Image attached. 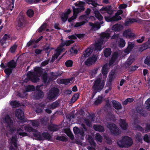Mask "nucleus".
<instances>
[{"label": "nucleus", "mask_w": 150, "mask_h": 150, "mask_svg": "<svg viewBox=\"0 0 150 150\" xmlns=\"http://www.w3.org/2000/svg\"><path fill=\"white\" fill-rule=\"evenodd\" d=\"M134 59L133 57L130 56L127 59L125 63V66L126 67H129L131 64L134 61Z\"/></svg>", "instance_id": "29"}, {"label": "nucleus", "mask_w": 150, "mask_h": 150, "mask_svg": "<svg viewBox=\"0 0 150 150\" xmlns=\"http://www.w3.org/2000/svg\"><path fill=\"white\" fill-rule=\"evenodd\" d=\"M119 123L120 127L122 129L125 130L126 129L127 124L125 120L120 119V120Z\"/></svg>", "instance_id": "32"}, {"label": "nucleus", "mask_w": 150, "mask_h": 150, "mask_svg": "<svg viewBox=\"0 0 150 150\" xmlns=\"http://www.w3.org/2000/svg\"><path fill=\"white\" fill-rule=\"evenodd\" d=\"M79 95L78 94H75L72 97L71 101L72 103H74L79 98Z\"/></svg>", "instance_id": "56"}, {"label": "nucleus", "mask_w": 150, "mask_h": 150, "mask_svg": "<svg viewBox=\"0 0 150 150\" xmlns=\"http://www.w3.org/2000/svg\"><path fill=\"white\" fill-rule=\"evenodd\" d=\"M111 83L110 81H109L107 83L105 88H107V87H108V88L106 89V90L105 91V93H108L109 91L111 90Z\"/></svg>", "instance_id": "39"}, {"label": "nucleus", "mask_w": 150, "mask_h": 150, "mask_svg": "<svg viewBox=\"0 0 150 150\" xmlns=\"http://www.w3.org/2000/svg\"><path fill=\"white\" fill-rule=\"evenodd\" d=\"M79 50V47L76 45L74 46L70 49V52L71 54H76L78 52V50Z\"/></svg>", "instance_id": "38"}, {"label": "nucleus", "mask_w": 150, "mask_h": 150, "mask_svg": "<svg viewBox=\"0 0 150 150\" xmlns=\"http://www.w3.org/2000/svg\"><path fill=\"white\" fill-rule=\"evenodd\" d=\"M103 100V97L102 96H99L98 99L95 102V104L96 105H98Z\"/></svg>", "instance_id": "58"}, {"label": "nucleus", "mask_w": 150, "mask_h": 150, "mask_svg": "<svg viewBox=\"0 0 150 150\" xmlns=\"http://www.w3.org/2000/svg\"><path fill=\"white\" fill-rule=\"evenodd\" d=\"M115 72L114 71H112L110 74L109 75V81L111 82V80L114 78L115 77Z\"/></svg>", "instance_id": "61"}, {"label": "nucleus", "mask_w": 150, "mask_h": 150, "mask_svg": "<svg viewBox=\"0 0 150 150\" xmlns=\"http://www.w3.org/2000/svg\"><path fill=\"white\" fill-rule=\"evenodd\" d=\"M9 141L11 144V150H17L16 136L12 137L9 139Z\"/></svg>", "instance_id": "14"}, {"label": "nucleus", "mask_w": 150, "mask_h": 150, "mask_svg": "<svg viewBox=\"0 0 150 150\" xmlns=\"http://www.w3.org/2000/svg\"><path fill=\"white\" fill-rule=\"evenodd\" d=\"M17 132L18 134L21 136H27V134L24 132H23V130L20 128L18 129L17 130Z\"/></svg>", "instance_id": "48"}, {"label": "nucleus", "mask_w": 150, "mask_h": 150, "mask_svg": "<svg viewBox=\"0 0 150 150\" xmlns=\"http://www.w3.org/2000/svg\"><path fill=\"white\" fill-rule=\"evenodd\" d=\"M102 137L99 134L97 133L95 136V140L97 142L101 143L102 142Z\"/></svg>", "instance_id": "37"}, {"label": "nucleus", "mask_w": 150, "mask_h": 150, "mask_svg": "<svg viewBox=\"0 0 150 150\" xmlns=\"http://www.w3.org/2000/svg\"><path fill=\"white\" fill-rule=\"evenodd\" d=\"M10 104L13 107L15 108L19 106L20 105L18 102L16 101H12L10 103Z\"/></svg>", "instance_id": "54"}, {"label": "nucleus", "mask_w": 150, "mask_h": 150, "mask_svg": "<svg viewBox=\"0 0 150 150\" xmlns=\"http://www.w3.org/2000/svg\"><path fill=\"white\" fill-rule=\"evenodd\" d=\"M134 46V44L133 42H129L128 43V46L126 49L124 51L125 53L127 54L133 48Z\"/></svg>", "instance_id": "19"}, {"label": "nucleus", "mask_w": 150, "mask_h": 150, "mask_svg": "<svg viewBox=\"0 0 150 150\" xmlns=\"http://www.w3.org/2000/svg\"><path fill=\"white\" fill-rule=\"evenodd\" d=\"M93 128L96 131L100 132H103L105 130L104 127L101 125H94L93 126Z\"/></svg>", "instance_id": "30"}, {"label": "nucleus", "mask_w": 150, "mask_h": 150, "mask_svg": "<svg viewBox=\"0 0 150 150\" xmlns=\"http://www.w3.org/2000/svg\"><path fill=\"white\" fill-rule=\"evenodd\" d=\"M92 52V50L91 48H88L85 50L83 53V55L82 57H81V59L84 60L83 57H87L91 54Z\"/></svg>", "instance_id": "25"}, {"label": "nucleus", "mask_w": 150, "mask_h": 150, "mask_svg": "<svg viewBox=\"0 0 150 150\" xmlns=\"http://www.w3.org/2000/svg\"><path fill=\"white\" fill-rule=\"evenodd\" d=\"M89 25L91 26V29L93 31L98 30L100 27V24L99 23H93L90 22Z\"/></svg>", "instance_id": "21"}, {"label": "nucleus", "mask_w": 150, "mask_h": 150, "mask_svg": "<svg viewBox=\"0 0 150 150\" xmlns=\"http://www.w3.org/2000/svg\"><path fill=\"white\" fill-rule=\"evenodd\" d=\"M7 66L8 68L6 69L4 72L8 76L12 72L13 69L16 67V62L14 60H12L8 63Z\"/></svg>", "instance_id": "10"}, {"label": "nucleus", "mask_w": 150, "mask_h": 150, "mask_svg": "<svg viewBox=\"0 0 150 150\" xmlns=\"http://www.w3.org/2000/svg\"><path fill=\"white\" fill-rule=\"evenodd\" d=\"M42 70L40 67L35 68L33 72H30L28 74V78L33 82H37L39 80V77L41 75Z\"/></svg>", "instance_id": "4"}, {"label": "nucleus", "mask_w": 150, "mask_h": 150, "mask_svg": "<svg viewBox=\"0 0 150 150\" xmlns=\"http://www.w3.org/2000/svg\"><path fill=\"white\" fill-rule=\"evenodd\" d=\"M144 63L150 66V55L146 57L144 61Z\"/></svg>", "instance_id": "60"}, {"label": "nucleus", "mask_w": 150, "mask_h": 150, "mask_svg": "<svg viewBox=\"0 0 150 150\" xmlns=\"http://www.w3.org/2000/svg\"><path fill=\"white\" fill-rule=\"evenodd\" d=\"M120 57L118 53L117 52H115L113 54L110 61L109 63V66H111L112 64H115L117 63Z\"/></svg>", "instance_id": "13"}, {"label": "nucleus", "mask_w": 150, "mask_h": 150, "mask_svg": "<svg viewBox=\"0 0 150 150\" xmlns=\"http://www.w3.org/2000/svg\"><path fill=\"white\" fill-rule=\"evenodd\" d=\"M48 129L51 131H56L59 129V127L55 125H50L48 127Z\"/></svg>", "instance_id": "36"}, {"label": "nucleus", "mask_w": 150, "mask_h": 150, "mask_svg": "<svg viewBox=\"0 0 150 150\" xmlns=\"http://www.w3.org/2000/svg\"><path fill=\"white\" fill-rule=\"evenodd\" d=\"M101 12L102 13L107 12L110 15H111L113 13V10L111 6H107L105 8H103L101 9Z\"/></svg>", "instance_id": "17"}, {"label": "nucleus", "mask_w": 150, "mask_h": 150, "mask_svg": "<svg viewBox=\"0 0 150 150\" xmlns=\"http://www.w3.org/2000/svg\"><path fill=\"white\" fill-rule=\"evenodd\" d=\"M107 126L110 129L111 133L114 135L117 136L121 133L120 129L115 124L108 123L107 125Z\"/></svg>", "instance_id": "9"}, {"label": "nucleus", "mask_w": 150, "mask_h": 150, "mask_svg": "<svg viewBox=\"0 0 150 150\" xmlns=\"http://www.w3.org/2000/svg\"><path fill=\"white\" fill-rule=\"evenodd\" d=\"M120 39L119 46L121 47H124L125 44V40L121 38H120Z\"/></svg>", "instance_id": "47"}, {"label": "nucleus", "mask_w": 150, "mask_h": 150, "mask_svg": "<svg viewBox=\"0 0 150 150\" xmlns=\"http://www.w3.org/2000/svg\"><path fill=\"white\" fill-rule=\"evenodd\" d=\"M86 18V15L80 16L79 18L80 20H84L85 21L80 22H76L74 25V28H78L84 25L88 20V18Z\"/></svg>", "instance_id": "16"}, {"label": "nucleus", "mask_w": 150, "mask_h": 150, "mask_svg": "<svg viewBox=\"0 0 150 150\" xmlns=\"http://www.w3.org/2000/svg\"><path fill=\"white\" fill-rule=\"evenodd\" d=\"M145 106L146 109L150 110V98H149L145 102Z\"/></svg>", "instance_id": "50"}, {"label": "nucleus", "mask_w": 150, "mask_h": 150, "mask_svg": "<svg viewBox=\"0 0 150 150\" xmlns=\"http://www.w3.org/2000/svg\"><path fill=\"white\" fill-rule=\"evenodd\" d=\"M11 37L9 35L5 34L3 38L0 40V44L4 48H5L9 45L8 41L10 40Z\"/></svg>", "instance_id": "12"}, {"label": "nucleus", "mask_w": 150, "mask_h": 150, "mask_svg": "<svg viewBox=\"0 0 150 150\" xmlns=\"http://www.w3.org/2000/svg\"><path fill=\"white\" fill-rule=\"evenodd\" d=\"M74 41L73 40H69L67 41L64 43H62L61 44L59 47L57 49L56 52L52 56V61L53 62L55 59H56L60 54V53L64 50V46L66 45L68 46L71 43H74Z\"/></svg>", "instance_id": "6"}, {"label": "nucleus", "mask_w": 150, "mask_h": 150, "mask_svg": "<svg viewBox=\"0 0 150 150\" xmlns=\"http://www.w3.org/2000/svg\"><path fill=\"white\" fill-rule=\"evenodd\" d=\"M112 103L113 107L117 110H119L122 108L121 104L117 101L113 100L112 101Z\"/></svg>", "instance_id": "26"}, {"label": "nucleus", "mask_w": 150, "mask_h": 150, "mask_svg": "<svg viewBox=\"0 0 150 150\" xmlns=\"http://www.w3.org/2000/svg\"><path fill=\"white\" fill-rule=\"evenodd\" d=\"M133 99L130 98H128L123 102V105H126L128 103H130L132 102L133 101Z\"/></svg>", "instance_id": "52"}, {"label": "nucleus", "mask_w": 150, "mask_h": 150, "mask_svg": "<svg viewBox=\"0 0 150 150\" xmlns=\"http://www.w3.org/2000/svg\"><path fill=\"white\" fill-rule=\"evenodd\" d=\"M110 33V31L108 30L101 34L100 40L95 45V48L96 50L100 51L103 48V47H102L103 43V42L106 41L109 38Z\"/></svg>", "instance_id": "2"}, {"label": "nucleus", "mask_w": 150, "mask_h": 150, "mask_svg": "<svg viewBox=\"0 0 150 150\" xmlns=\"http://www.w3.org/2000/svg\"><path fill=\"white\" fill-rule=\"evenodd\" d=\"M95 14L96 17L99 20H101L103 19V17L101 15L100 13L98 11H95Z\"/></svg>", "instance_id": "43"}, {"label": "nucleus", "mask_w": 150, "mask_h": 150, "mask_svg": "<svg viewBox=\"0 0 150 150\" xmlns=\"http://www.w3.org/2000/svg\"><path fill=\"white\" fill-rule=\"evenodd\" d=\"M94 115L92 116L88 117L87 118L84 119V123H85L87 126L90 127L91 125V122L93 121V118H94Z\"/></svg>", "instance_id": "24"}, {"label": "nucleus", "mask_w": 150, "mask_h": 150, "mask_svg": "<svg viewBox=\"0 0 150 150\" xmlns=\"http://www.w3.org/2000/svg\"><path fill=\"white\" fill-rule=\"evenodd\" d=\"M17 47V46L16 45H14L12 47H11L10 49V51L11 53H13L15 52L16 48Z\"/></svg>", "instance_id": "64"}, {"label": "nucleus", "mask_w": 150, "mask_h": 150, "mask_svg": "<svg viewBox=\"0 0 150 150\" xmlns=\"http://www.w3.org/2000/svg\"><path fill=\"white\" fill-rule=\"evenodd\" d=\"M39 88L40 87L39 86H37L36 87L37 90V91H36V93H37L36 97L37 98L42 97L43 96V93L42 91L39 90Z\"/></svg>", "instance_id": "31"}, {"label": "nucleus", "mask_w": 150, "mask_h": 150, "mask_svg": "<svg viewBox=\"0 0 150 150\" xmlns=\"http://www.w3.org/2000/svg\"><path fill=\"white\" fill-rule=\"evenodd\" d=\"M112 30L115 31H119L123 28V27L119 24H116L113 25L112 27Z\"/></svg>", "instance_id": "27"}, {"label": "nucleus", "mask_w": 150, "mask_h": 150, "mask_svg": "<svg viewBox=\"0 0 150 150\" xmlns=\"http://www.w3.org/2000/svg\"><path fill=\"white\" fill-rule=\"evenodd\" d=\"M34 136L36 137L38 140H42L44 139H49L51 138L50 135L47 133H44L41 134L40 133L38 132H36L34 134Z\"/></svg>", "instance_id": "11"}, {"label": "nucleus", "mask_w": 150, "mask_h": 150, "mask_svg": "<svg viewBox=\"0 0 150 150\" xmlns=\"http://www.w3.org/2000/svg\"><path fill=\"white\" fill-rule=\"evenodd\" d=\"M123 36L126 38L133 37L134 36V34L132 33L130 29L126 30L123 33Z\"/></svg>", "instance_id": "20"}, {"label": "nucleus", "mask_w": 150, "mask_h": 150, "mask_svg": "<svg viewBox=\"0 0 150 150\" xmlns=\"http://www.w3.org/2000/svg\"><path fill=\"white\" fill-rule=\"evenodd\" d=\"M43 109V106H42L41 105H39L37 107L35 110V111L37 113H40L42 112Z\"/></svg>", "instance_id": "51"}, {"label": "nucleus", "mask_w": 150, "mask_h": 150, "mask_svg": "<svg viewBox=\"0 0 150 150\" xmlns=\"http://www.w3.org/2000/svg\"><path fill=\"white\" fill-rule=\"evenodd\" d=\"M3 123H5L7 127V132L6 133V135L9 137V135L12 134L15 130V127L13 126V122L9 116L7 115L4 119Z\"/></svg>", "instance_id": "3"}, {"label": "nucleus", "mask_w": 150, "mask_h": 150, "mask_svg": "<svg viewBox=\"0 0 150 150\" xmlns=\"http://www.w3.org/2000/svg\"><path fill=\"white\" fill-rule=\"evenodd\" d=\"M59 105L58 102H55L50 105V107L52 109H54Z\"/></svg>", "instance_id": "57"}, {"label": "nucleus", "mask_w": 150, "mask_h": 150, "mask_svg": "<svg viewBox=\"0 0 150 150\" xmlns=\"http://www.w3.org/2000/svg\"><path fill=\"white\" fill-rule=\"evenodd\" d=\"M97 56L94 55L89 57L85 62V64L88 66H90L95 64L97 59Z\"/></svg>", "instance_id": "15"}, {"label": "nucleus", "mask_w": 150, "mask_h": 150, "mask_svg": "<svg viewBox=\"0 0 150 150\" xmlns=\"http://www.w3.org/2000/svg\"><path fill=\"white\" fill-rule=\"evenodd\" d=\"M71 11L70 9H69L67 12L64 13L62 14L61 16V18L63 22L66 21L68 16L69 15Z\"/></svg>", "instance_id": "22"}, {"label": "nucleus", "mask_w": 150, "mask_h": 150, "mask_svg": "<svg viewBox=\"0 0 150 150\" xmlns=\"http://www.w3.org/2000/svg\"><path fill=\"white\" fill-rule=\"evenodd\" d=\"M111 50L110 48H106L104 51V54L106 57L109 56L111 54Z\"/></svg>", "instance_id": "40"}, {"label": "nucleus", "mask_w": 150, "mask_h": 150, "mask_svg": "<svg viewBox=\"0 0 150 150\" xmlns=\"http://www.w3.org/2000/svg\"><path fill=\"white\" fill-rule=\"evenodd\" d=\"M108 64H106L102 67L101 71L103 74V80H102V74H100L94 82L93 85L92 87L93 92L92 96L93 98L97 92L100 91L104 87L108 73Z\"/></svg>", "instance_id": "1"}, {"label": "nucleus", "mask_w": 150, "mask_h": 150, "mask_svg": "<svg viewBox=\"0 0 150 150\" xmlns=\"http://www.w3.org/2000/svg\"><path fill=\"white\" fill-rule=\"evenodd\" d=\"M73 62L71 60H68L65 62V65L67 67H71L73 64Z\"/></svg>", "instance_id": "59"}, {"label": "nucleus", "mask_w": 150, "mask_h": 150, "mask_svg": "<svg viewBox=\"0 0 150 150\" xmlns=\"http://www.w3.org/2000/svg\"><path fill=\"white\" fill-rule=\"evenodd\" d=\"M32 125L34 127H37L39 125V121L38 120H36L30 121Z\"/></svg>", "instance_id": "42"}, {"label": "nucleus", "mask_w": 150, "mask_h": 150, "mask_svg": "<svg viewBox=\"0 0 150 150\" xmlns=\"http://www.w3.org/2000/svg\"><path fill=\"white\" fill-rule=\"evenodd\" d=\"M73 131L75 134H79L82 136H84V133L83 130L79 129L77 127H74Z\"/></svg>", "instance_id": "28"}, {"label": "nucleus", "mask_w": 150, "mask_h": 150, "mask_svg": "<svg viewBox=\"0 0 150 150\" xmlns=\"http://www.w3.org/2000/svg\"><path fill=\"white\" fill-rule=\"evenodd\" d=\"M46 25V23H44L38 29V31L39 32H42L45 28Z\"/></svg>", "instance_id": "63"}, {"label": "nucleus", "mask_w": 150, "mask_h": 150, "mask_svg": "<svg viewBox=\"0 0 150 150\" xmlns=\"http://www.w3.org/2000/svg\"><path fill=\"white\" fill-rule=\"evenodd\" d=\"M58 93L59 90L57 88H52L47 93V98L50 100H54L57 97Z\"/></svg>", "instance_id": "8"}, {"label": "nucleus", "mask_w": 150, "mask_h": 150, "mask_svg": "<svg viewBox=\"0 0 150 150\" xmlns=\"http://www.w3.org/2000/svg\"><path fill=\"white\" fill-rule=\"evenodd\" d=\"M17 25L19 27L23 26L24 24V20L23 17L21 15H19L18 17L17 20Z\"/></svg>", "instance_id": "23"}, {"label": "nucleus", "mask_w": 150, "mask_h": 150, "mask_svg": "<svg viewBox=\"0 0 150 150\" xmlns=\"http://www.w3.org/2000/svg\"><path fill=\"white\" fill-rule=\"evenodd\" d=\"M122 19L121 17L115 14V15L112 17V21H117Z\"/></svg>", "instance_id": "46"}, {"label": "nucleus", "mask_w": 150, "mask_h": 150, "mask_svg": "<svg viewBox=\"0 0 150 150\" xmlns=\"http://www.w3.org/2000/svg\"><path fill=\"white\" fill-rule=\"evenodd\" d=\"M64 132L71 139H74V137L70 129L68 128L65 129Z\"/></svg>", "instance_id": "34"}, {"label": "nucleus", "mask_w": 150, "mask_h": 150, "mask_svg": "<svg viewBox=\"0 0 150 150\" xmlns=\"http://www.w3.org/2000/svg\"><path fill=\"white\" fill-rule=\"evenodd\" d=\"M134 22H140L138 20H136L133 18H129L125 22V25H128L129 24L132 23Z\"/></svg>", "instance_id": "35"}, {"label": "nucleus", "mask_w": 150, "mask_h": 150, "mask_svg": "<svg viewBox=\"0 0 150 150\" xmlns=\"http://www.w3.org/2000/svg\"><path fill=\"white\" fill-rule=\"evenodd\" d=\"M132 139L128 137H123L122 139L117 142V144L120 147H128L131 146L132 144Z\"/></svg>", "instance_id": "7"}, {"label": "nucleus", "mask_w": 150, "mask_h": 150, "mask_svg": "<svg viewBox=\"0 0 150 150\" xmlns=\"http://www.w3.org/2000/svg\"><path fill=\"white\" fill-rule=\"evenodd\" d=\"M34 14V12L31 9L28 10L27 12V15L30 17H33Z\"/></svg>", "instance_id": "53"}, {"label": "nucleus", "mask_w": 150, "mask_h": 150, "mask_svg": "<svg viewBox=\"0 0 150 150\" xmlns=\"http://www.w3.org/2000/svg\"><path fill=\"white\" fill-rule=\"evenodd\" d=\"M84 4V3L83 2L80 1L79 2L75 4V5L78 8H76L74 6L72 7L74 12L73 15L68 19V21L69 22H71L73 20L76 19L77 17V14L81 11L84 10L83 6Z\"/></svg>", "instance_id": "5"}, {"label": "nucleus", "mask_w": 150, "mask_h": 150, "mask_svg": "<svg viewBox=\"0 0 150 150\" xmlns=\"http://www.w3.org/2000/svg\"><path fill=\"white\" fill-rule=\"evenodd\" d=\"M144 139L145 142H150V136L147 134H146L144 136Z\"/></svg>", "instance_id": "62"}, {"label": "nucleus", "mask_w": 150, "mask_h": 150, "mask_svg": "<svg viewBox=\"0 0 150 150\" xmlns=\"http://www.w3.org/2000/svg\"><path fill=\"white\" fill-rule=\"evenodd\" d=\"M15 114L16 117L18 119H22L24 118V113L21 109L16 110Z\"/></svg>", "instance_id": "18"}, {"label": "nucleus", "mask_w": 150, "mask_h": 150, "mask_svg": "<svg viewBox=\"0 0 150 150\" xmlns=\"http://www.w3.org/2000/svg\"><path fill=\"white\" fill-rule=\"evenodd\" d=\"M14 1L15 0H11V1H10V4L8 8V9L11 11L12 10V8L14 7Z\"/></svg>", "instance_id": "49"}, {"label": "nucleus", "mask_w": 150, "mask_h": 150, "mask_svg": "<svg viewBox=\"0 0 150 150\" xmlns=\"http://www.w3.org/2000/svg\"><path fill=\"white\" fill-rule=\"evenodd\" d=\"M134 125L135 127V129H138L139 130H140L143 132H144V130H143L142 128L140 126L136 124V121L134 123Z\"/></svg>", "instance_id": "45"}, {"label": "nucleus", "mask_w": 150, "mask_h": 150, "mask_svg": "<svg viewBox=\"0 0 150 150\" xmlns=\"http://www.w3.org/2000/svg\"><path fill=\"white\" fill-rule=\"evenodd\" d=\"M87 140L91 145L94 146L95 145L96 143L94 142V141L91 136L89 135H88V136Z\"/></svg>", "instance_id": "41"}, {"label": "nucleus", "mask_w": 150, "mask_h": 150, "mask_svg": "<svg viewBox=\"0 0 150 150\" xmlns=\"http://www.w3.org/2000/svg\"><path fill=\"white\" fill-rule=\"evenodd\" d=\"M24 129L25 130L29 132H34L33 134L35 133L36 132H37L36 130L33 129L32 127L29 125H27L25 126Z\"/></svg>", "instance_id": "33"}, {"label": "nucleus", "mask_w": 150, "mask_h": 150, "mask_svg": "<svg viewBox=\"0 0 150 150\" xmlns=\"http://www.w3.org/2000/svg\"><path fill=\"white\" fill-rule=\"evenodd\" d=\"M34 87L33 86L29 85L26 87V91L29 92L33 91L34 90Z\"/></svg>", "instance_id": "55"}, {"label": "nucleus", "mask_w": 150, "mask_h": 150, "mask_svg": "<svg viewBox=\"0 0 150 150\" xmlns=\"http://www.w3.org/2000/svg\"><path fill=\"white\" fill-rule=\"evenodd\" d=\"M73 78H72L71 79L63 80L62 81L63 83L65 85H67L69 83H71L72 82V80Z\"/></svg>", "instance_id": "44"}]
</instances>
